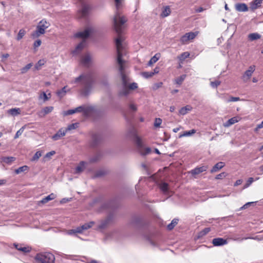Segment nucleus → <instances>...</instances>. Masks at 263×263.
I'll use <instances>...</instances> for the list:
<instances>
[{"instance_id":"obj_49","label":"nucleus","mask_w":263,"mask_h":263,"mask_svg":"<svg viewBox=\"0 0 263 263\" xmlns=\"http://www.w3.org/2000/svg\"><path fill=\"white\" fill-rule=\"evenodd\" d=\"M161 123L162 120L159 118H157L155 120L154 126L155 127H159Z\"/></svg>"},{"instance_id":"obj_3","label":"nucleus","mask_w":263,"mask_h":263,"mask_svg":"<svg viewBox=\"0 0 263 263\" xmlns=\"http://www.w3.org/2000/svg\"><path fill=\"white\" fill-rule=\"evenodd\" d=\"M34 259L36 263H54L55 257L52 253L46 252L37 253Z\"/></svg>"},{"instance_id":"obj_43","label":"nucleus","mask_w":263,"mask_h":263,"mask_svg":"<svg viewBox=\"0 0 263 263\" xmlns=\"http://www.w3.org/2000/svg\"><path fill=\"white\" fill-rule=\"evenodd\" d=\"M78 127V123H72V124H69L67 126V127L65 129V130L66 131V133H67L68 131L76 129Z\"/></svg>"},{"instance_id":"obj_25","label":"nucleus","mask_w":263,"mask_h":263,"mask_svg":"<svg viewBox=\"0 0 263 263\" xmlns=\"http://www.w3.org/2000/svg\"><path fill=\"white\" fill-rule=\"evenodd\" d=\"M160 57V53H156L154 56H153L149 61L147 65L148 66H151L152 64L155 63L156 62L158 61Z\"/></svg>"},{"instance_id":"obj_19","label":"nucleus","mask_w":263,"mask_h":263,"mask_svg":"<svg viewBox=\"0 0 263 263\" xmlns=\"http://www.w3.org/2000/svg\"><path fill=\"white\" fill-rule=\"evenodd\" d=\"M85 45V41L83 40L81 43H80L77 46H76L74 50H73L72 51V53L73 55H76L79 52H80L84 47Z\"/></svg>"},{"instance_id":"obj_17","label":"nucleus","mask_w":263,"mask_h":263,"mask_svg":"<svg viewBox=\"0 0 263 263\" xmlns=\"http://www.w3.org/2000/svg\"><path fill=\"white\" fill-rule=\"evenodd\" d=\"M82 4L81 13L83 16H86L89 10L90 7L88 5L85 4L83 0H78Z\"/></svg>"},{"instance_id":"obj_20","label":"nucleus","mask_w":263,"mask_h":263,"mask_svg":"<svg viewBox=\"0 0 263 263\" xmlns=\"http://www.w3.org/2000/svg\"><path fill=\"white\" fill-rule=\"evenodd\" d=\"M235 8L238 12H246L248 10V6L244 3H238L235 5Z\"/></svg>"},{"instance_id":"obj_57","label":"nucleus","mask_w":263,"mask_h":263,"mask_svg":"<svg viewBox=\"0 0 263 263\" xmlns=\"http://www.w3.org/2000/svg\"><path fill=\"white\" fill-rule=\"evenodd\" d=\"M162 85H163V83L161 82L155 83L153 86V89L157 90L159 88L161 87L162 86Z\"/></svg>"},{"instance_id":"obj_64","label":"nucleus","mask_w":263,"mask_h":263,"mask_svg":"<svg viewBox=\"0 0 263 263\" xmlns=\"http://www.w3.org/2000/svg\"><path fill=\"white\" fill-rule=\"evenodd\" d=\"M71 200V198H63L61 201V203H65L66 202H69Z\"/></svg>"},{"instance_id":"obj_7","label":"nucleus","mask_w":263,"mask_h":263,"mask_svg":"<svg viewBox=\"0 0 263 263\" xmlns=\"http://www.w3.org/2000/svg\"><path fill=\"white\" fill-rule=\"evenodd\" d=\"M93 31L94 29L92 27H88L85 29L83 31L76 33L74 34V37H80L85 39L88 37L89 35L93 32Z\"/></svg>"},{"instance_id":"obj_58","label":"nucleus","mask_w":263,"mask_h":263,"mask_svg":"<svg viewBox=\"0 0 263 263\" xmlns=\"http://www.w3.org/2000/svg\"><path fill=\"white\" fill-rule=\"evenodd\" d=\"M100 156L99 155H96L89 159V162L93 163L97 162L99 159Z\"/></svg>"},{"instance_id":"obj_55","label":"nucleus","mask_w":263,"mask_h":263,"mask_svg":"<svg viewBox=\"0 0 263 263\" xmlns=\"http://www.w3.org/2000/svg\"><path fill=\"white\" fill-rule=\"evenodd\" d=\"M220 83L221 82L219 81H215L211 82V86L213 88H216L220 84Z\"/></svg>"},{"instance_id":"obj_50","label":"nucleus","mask_w":263,"mask_h":263,"mask_svg":"<svg viewBox=\"0 0 263 263\" xmlns=\"http://www.w3.org/2000/svg\"><path fill=\"white\" fill-rule=\"evenodd\" d=\"M42 156V153L40 151L36 152L35 154L33 155V157L32 158V161H35L39 159V158L41 157Z\"/></svg>"},{"instance_id":"obj_29","label":"nucleus","mask_w":263,"mask_h":263,"mask_svg":"<svg viewBox=\"0 0 263 263\" xmlns=\"http://www.w3.org/2000/svg\"><path fill=\"white\" fill-rule=\"evenodd\" d=\"M179 221V219L178 218H174L173 219L171 222L168 224L167 226V229L168 230H172L174 229V228L177 224Z\"/></svg>"},{"instance_id":"obj_2","label":"nucleus","mask_w":263,"mask_h":263,"mask_svg":"<svg viewBox=\"0 0 263 263\" xmlns=\"http://www.w3.org/2000/svg\"><path fill=\"white\" fill-rule=\"evenodd\" d=\"M72 83H79L81 88V94L83 96H88L91 90L93 83V78L90 73L82 74L76 78Z\"/></svg>"},{"instance_id":"obj_59","label":"nucleus","mask_w":263,"mask_h":263,"mask_svg":"<svg viewBox=\"0 0 263 263\" xmlns=\"http://www.w3.org/2000/svg\"><path fill=\"white\" fill-rule=\"evenodd\" d=\"M226 176V174L224 172H222L218 175H217L215 178L216 179H221L225 177Z\"/></svg>"},{"instance_id":"obj_6","label":"nucleus","mask_w":263,"mask_h":263,"mask_svg":"<svg viewBox=\"0 0 263 263\" xmlns=\"http://www.w3.org/2000/svg\"><path fill=\"white\" fill-rule=\"evenodd\" d=\"M198 34V32H190L185 33L184 35L181 36L180 38V42L183 44H185L188 43L190 40L194 39L196 35Z\"/></svg>"},{"instance_id":"obj_46","label":"nucleus","mask_w":263,"mask_h":263,"mask_svg":"<svg viewBox=\"0 0 263 263\" xmlns=\"http://www.w3.org/2000/svg\"><path fill=\"white\" fill-rule=\"evenodd\" d=\"M142 76L146 79L149 78L154 76V73L152 71H145L142 73Z\"/></svg>"},{"instance_id":"obj_47","label":"nucleus","mask_w":263,"mask_h":263,"mask_svg":"<svg viewBox=\"0 0 263 263\" xmlns=\"http://www.w3.org/2000/svg\"><path fill=\"white\" fill-rule=\"evenodd\" d=\"M190 56V53L188 52H183L180 54V55L178 57L180 60L183 61L185 59L187 58Z\"/></svg>"},{"instance_id":"obj_36","label":"nucleus","mask_w":263,"mask_h":263,"mask_svg":"<svg viewBox=\"0 0 263 263\" xmlns=\"http://www.w3.org/2000/svg\"><path fill=\"white\" fill-rule=\"evenodd\" d=\"M29 170V167L27 165H24L18 167V168L15 170V173L16 174H19L21 173L28 171Z\"/></svg>"},{"instance_id":"obj_31","label":"nucleus","mask_w":263,"mask_h":263,"mask_svg":"<svg viewBox=\"0 0 263 263\" xmlns=\"http://www.w3.org/2000/svg\"><path fill=\"white\" fill-rule=\"evenodd\" d=\"M261 35L258 33H252L248 35L249 40L251 41L259 39Z\"/></svg>"},{"instance_id":"obj_13","label":"nucleus","mask_w":263,"mask_h":263,"mask_svg":"<svg viewBox=\"0 0 263 263\" xmlns=\"http://www.w3.org/2000/svg\"><path fill=\"white\" fill-rule=\"evenodd\" d=\"M66 133V131L62 128L59 129L56 134L52 136V139L54 141H57L61 139L62 137L64 136Z\"/></svg>"},{"instance_id":"obj_63","label":"nucleus","mask_w":263,"mask_h":263,"mask_svg":"<svg viewBox=\"0 0 263 263\" xmlns=\"http://www.w3.org/2000/svg\"><path fill=\"white\" fill-rule=\"evenodd\" d=\"M263 128V121L261 123L258 124L255 129V131H257L259 129Z\"/></svg>"},{"instance_id":"obj_32","label":"nucleus","mask_w":263,"mask_h":263,"mask_svg":"<svg viewBox=\"0 0 263 263\" xmlns=\"http://www.w3.org/2000/svg\"><path fill=\"white\" fill-rule=\"evenodd\" d=\"M95 109V107L93 106H87V107H84L83 106V109L82 111L84 115H87L90 112L93 111Z\"/></svg>"},{"instance_id":"obj_41","label":"nucleus","mask_w":263,"mask_h":263,"mask_svg":"<svg viewBox=\"0 0 263 263\" xmlns=\"http://www.w3.org/2000/svg\"><path fill=\"white\" fill-rule=\"evenodd\" d=\"M46 63V61L44 59L40 60L35 65V68L36 70H39L40 67L44 65Z\"/></svg>"},{"instance_id":"obj_9","label":"nucleus","mask_w":263,"mask_h":263,"mask_svg":"<svg viewBox=\"0 0 263 263\" xmlns=\"http://www.w3.org/2000/svg\"><path fill=\"white\" fill-rule=\"evenodd\" d=\"M212 243L214 246H222L228 243L227 239L223 238H216L212 240Z\"/></svg>"},{"instance_id":"obj_26","label":"nucleus","mask_w":263,"mask_h":263,"mask_svg":"<svg viewBox=\"0 0 263 263\" xmlns=\"http://www.w3.org/2000/svg\"><path fill=\"white\" fill-rule=\"evenodd\" d=\"M262 0H254L251 4L252 9H256L261 6Z\"/></svg>"},{"instance_id":"obj_40","label":"nucleus","mask_w":263,"mask_h":263,"mask_svg":"<svg viewBox=\"0 0 263 263\" xmlns=\"http://www.w3.org/2000/svg\"><path fill=\"white\" fill-rule=\"evenodd\" d=\"M211 231V229L210 228H205L204 229H203L202 231L199 232L198 235V237L200 238L206 234H207L210 231Z\"/></svg>"},{"instance_id":"obj_15","label":"nucleus","mask_w":263,"mask_h":263,"mask_svg":"<svg viewBox=\"0 0 263 263\" xmlns=\"http://www.w3.org/2000/svg\"><path fill=\"white\" fill-rule=\"evenodd\" d=\"M207 169L208 166L203 165L195 168L194 169L191 170V173L193 175H198L201 173L206 171Z\"/></svg>"},{"instance_id":"obj_62","label":"nucleus","mask_w":263,"mask_h":263,"mask_svg":"<svg viewBox=\"0 0 263 263\" xmlns=\"http://www.w3.org/2000/svg\"><path fill=\"white\" fill-rule=\"evenodd\" d=\"M254 202H247V203H246L245 204H244L242 206H241L240 208V209L241 210H243V209H246L247 208H248V207L252 204H253Z\"/></svg>"},{"instance_id":"obj_11","label":"nucleus","mask_w":263,"mask_h":263,"mask_svg":"<svg viewBox=\"0 0 263 263\" xmlns=\"http://www.w3.org/2000/svg\"><path fill=\"white\" fill-rule=\"evenodd\" d=\"M87 163L85 161H81L79 164L76 166L75 168V174H80L84 171L86 168Z\"/></svg>"},{"instance_id":"obj_18","label":"nucleus","mask_w":263,"mask_h":263,"mask_svg":"<svg viewBox=\"0 0 263 263\" xmlns=\"http://www.w3.org/2000/svg\"><path fill=\"white\" fill-rule=\"evenodd\" d=\"M101 137L100 135L95 134L92 136V142L91 145L92 146H97L101 141Z\"/></svg>"},{"instance_id":"obj_5","label":"nucleus","mask_w":263,"mask_h":263,"mask_svg":"<svg viewBox=\"0 0 263 263\" xmlns=\"http://www.w3.org/2000/svg\"><path fill=\"white\" fill-rule=\"evenodd\" d=\"M135 142L141 155L144 156L150 153L151 152V149L149 147H146L143 151L142 150L143 144L140 138L137 135H135Z\"/></svg>"},{"instance_id":"obj_61","label":"nucleus","mask_w":263,"mask_h":263,"mask_svg":"<svg viewBox=\"0 0 263 263\" xmlns=\"http://www.w3.org/2000/svg\"><path fill=\"white\" fill-rule=\"evenodd\" d=\"M42 42L40 40L35 41L33 44V46L35 48L39 47L41 45Z\"/></svg>"},{"instance_id":"obj_30","label":"nucleus","mask_w":263,"mask_h":263,"mask_svg":"<svg viewBox=\"0 0 263 263\" xmlns=\"http://www.w3.org/2000/svg\"><path fill=\"white\" fill-rule=\"evenodd\" d=\"M55 195L53 193L50 194L48 196H46V197L43 198L41 201L40 202L42 203H46L49 201L54 199L55 198Z\"/></svg>"},{"instance_id":"obj_24","label":"nucleus","mask_w":263,"mask_h":263,"mask_svg":"<svg viewBox=\"0 0 263 263\" xmlns=\"http://www.w3.org/2000/svg\"><path fill=\"white\" fill-rule=\"evenodd\" d=\"M129 93V89L128 86L122 85V88L119 93V96H127Z\"/></svg>"},{"instance_id":"obj_51","label":"nucleus","mask_w":263,"mask_h":263,"mask_svg":"<svg viewBox=\"0 0 263 263\" xmlns=\"http://www.w3.org/2000/svg\"><path fill=\"white\" fill-rule=\"evenodd\" d=\"M32 63H29L27 64L22 69V72L25 73L30 68L32 67Z\"/></svg>"},{"instance_id":"obj_37","label":"nucleus","mask_w":263,"mask_h":263,"mask_svg":"<svg viewBox=\"0 0 263 263\" xmlns=\"http://www.w3.org/2000/svg\"><path fill=\"white\" fill-rule=\"evenodd\" d=\"M53 109L52 106H47L44 107L43 110L41 111L40 114H42L43 116H45L50 112H51Z\"/></svg>"},{"instance_id":"obj_1","label":"nucleus","mask_w":263,"mask_h":263,"mask_svg":"<svg viewBox=\"0 0 263 263\" xmlns=\"http://www.w3.org/2000/svg\"><path fill=\"white\" fill-rule=\"evenodd\" d=\"M127 20L124 16H121L117 13L114 17V28L118 34V37L116 39L115 42L117 52V62L119 65V71L121 76L125 74L124 72V61L122 60V50L123 49L122 42L124 39L121 35V33L122 32V25Z\"/></svg>"},{"instance_id":"obj_54","label":"nucleus","mask_w":263,"mask_h":263,"mask_svg":"<svg viewBox=\"0 0 263 263\" xmlns=\"http://www.w3.org/2000/svg\"><path fill=\"white\" fill-rule=\"evenodd\" d=\"M128 87L129 90H135L138 88V84L135 82H133L128 85Z\"/></svg>"},{"instance_id":"obj_35","label":"nucleus","mask_w":263,"mask_h":263,"mask_svg":"<svg viewBox=\"0 0 263 263\" xmlns=\"http://www.w3.org/2000/svg\"><path fill=\"white\" fill-rule=\"evenodd\" d=\"M67 86L63 87L61 89L59 90L57 92V96L60 98H63L66 93L67 92Z\"/></svg>"},{"instance_id":"obj_28","label":"nucleus","mask_w":263,"mask_h":263,"mask_svg":"<svg viewBox=\"0 0 263 263\" xmlns=\"http://www.w3.org/2000/svg\"><path fill=\"white\" fill-rule=\"evenodd\" d=\"M192 107L190 105H187L185 107H182L179 110V114L182 115H186L189 111H191Z\"/></svg>"},{"instance_id":"obj_12","label":"nucleus","mask_w":263,"mask_h":263,"mask_svg":"<svg viewBox=\"0 0 263 263\" xmlns=\"http://www.w3.org/2000/svg\"><path fill=\"white\" fill-rule=\"evenodd\" d=\"M240 120V118L238 116L234 117L229 120H228L227 122L223 123V126L226 127H228L231 125L238 122Z\"/></svg>"},{"instance_id":"obj_53","label":"nucleus","mask_w":263,"mask_h":263,"mask_svg":"<svg viewBox=\"0 0 263 263\" xmlns=\"http://www.w3.org/2000/svg\"><path fill=\"white\" fill-rule=\"evenodd\" d=\"M254 181V179L252 177H250L248 179L247 182L246 184L244 185L243 189H246L248 187L251 183Z\"/></svg>"},{"instance_id":"obj_48","label":"nucleus","mask_w":263,"mask_h":263,"mask_svg":"<svg viewBox=\"0 0 263 263\" xmlns=\"http://www.w3.org/2000/svg\"><path fill=\"white\" fill-rule=\"evenodd\" d=\"M25 33H26V31L24 29H22L20 30L18 33L17 34V40H20L21 39H22L23 37L25 34Z\"/></svg>"},{"instance_id":"obj_52","label":"nucleus","mask_w":263,"mask_h":263,"mask_svg":"<svg viewBox=\"0 0 263 263\" xmlns=\"http://www.w3.org/2000/svg\"><path fill=\"white\" fill-rule=\"evenodd\" d=\"M24 129V127H22L18 130H17L14 136V139H17L18 138L19 136L22 134Z\"/></svg>"},{"instance_id":"obj_21","label":"nucleus","mask_w":263,"mask_h":263,"mask_svg":"<svg viewBox=\"0 0 263 263\" xmlns=\"http://www.w3.org/2000/svg\"><path fill=\"white\" fill-rule=\"evenodd\" d=\"M91 62V57L89 54H87L84 56H83L81 59V63L85 66H88Z\"/></svg>"},{"instance_id":"obj_22","label":"nucleus","mask_w":263,"mask_h":263,"mask_svg":"<svg viewBox=\"0 0 263 263\" xmlns=\"http://www.w3.org/2000/svg\"><path fill=\"white\" fill-rule=\"evenodd\" d=\"M225 165V163L223 162H219L217 163L211 170V173H213L217 172L219 170L221 169Z\"/></svg>"},{"instance_id":"obj_8","label":"nucleus","mask_w":263,"mask_h":263,"mask_svg":"<svg viewBox=\"0 0 263 263\" xmlns=\"http://www.w3.org/2000/svg\"><path fill=\"white\" fill-rule=\"evenodd\" d=\"M255 66L254 65H252V66H250L248 69V70H246L244 74L241 76V80L244 82H247V81H248L253 73L254 72V71H255Z\"/></svg>"},{"instance_id":"obj_27","label":"nucleus","mask_w":263,"mask_h":263,"mask_svg":"<svg viewBox=\"0 0 263 263\" xmlns=\"http://www.w3.org/2000/svg\"><path fill=\"white\" fill-rule=\"evenodd\" d=\"M159 189L164 194H166L168 190V184L166 182H162L159 185Z\"/></svg>"},{"instance_id":"obj_45","label":"nucleus","mask_w":263,"mask_h":263,"mask_svg":"<svg viewBox=\"0 0 263 263\" xmlns=\"http://www.w3.org/2000/svg\"><path fill=\"white\" fill-rule=\"evenodd\" d=\"M78 228H76L75 229H72L68 231H67L66 234L68 235H76L77 233H79L78 232Z\"/></svg>"},{"instance_id":"obj_23","label":"nucleus","mask_w":263,"mask_h":263,"mask_svg":"<svg viewBox=\"0 0 263 263\" xmlns=\"http://www.w3.org/2000/svg\"><path fill=\"white\" fill-rule=\"evenodd\" d=\"M7 112L11 116L15 117L21 114V109L19 108H13L8 110Z\"/></svg>"},{"instance_id":"obj_4","label":"nucleus","mask_w":263,"mask_h":263,"mask_svg":"<svg viewBox=\"0 0 263 263\" xmlns=\"http://www.w3.org/2000/svg\"><path fill=\"white\" fill-rule=\"evenodd\" d=\"M50 26V24L45 20H42L37 24L35 31L32 32L31 36L33 38L38 37L45 33V30Z\"/></svg>"},{"instance_id":"obj_14","label":"nucleus","mask_w":263,"mask_h":263,"mask_svg":"<svg viewBox=\"0 0 263 263\" xmlns=\"http://www.w3.org/2000/svg\"><path fill=\"white\" fill-rule=\"evenodd\" d=\"M14 247L18 251H22L24 253H29L31 251V248L29 247H22V245L14 243L13 244Z\"/></svg>"},{"instance_id":"obj_16","label":"nucleus","mask_w":263,"mask_h":263,"mask_svg":"<svg viewBox=\"0 0 263 263\" xmlns=\"http://www.w3.org/2000/svg\"><path fill=\"white\" fill-rule=\"evenodd\" d=\"M83 106H80L74 109H69L64 111V116H68L70 115H72L76 112H80L82 111Z\"/></svg>"},{"instance_id":"obj_60","label":"nucleus","mask_w":263,"mask_h":263,"mask_svg":"<svg viewBox=\"0 0 263 263\" xmlns=\"http://www.w3.org/2000/svg\"><path fill=\"white\" fill-rule=\"evenodd\" d=\"M107 223L108 220H107L102 222L99 225V228L101 229L105 228L106 227Z\"/></svg>"},{"instance_id":"obj_42","label":"nucleus","mask_w":263,"mask_h":263,"mask_svg":"<svg viewBox=\"0 0 263 263\" xmlns=\"http://www.w3.org/2000/svg\"><path fill=\"white\" fill-rule=\"evenodd\" d=\"M186 78L185 74H182L175 80L176 83L181 85Z\"/></svg>"},{"instance_id":"obj_10","label":"nucleus","mask_w":263,"mask_h":263,"mask_svg":"<svg viewBox=\"0 0 263 263\" xmlns=\"http://www.w3.org/2000/svg\"><path fill=\"white\" fill-rule=\"evenodd\" d=\"M94 223L95 222L93 221H90L88 223H86L80 227H78V232L79 234H81L84 231L87 230L91 228Z\"/></svg>"},{"instance_id":"obj_33","label":"nucleus","mask_w":263,"mask_h":263,"mask_svg":"<svg viewBox=\"0 0 263 263\" xmlns=\"http://www.w3.org/2000/svg\"><path fill=\"white\" fill-rule=\"evenodd\" d=\"M196 133V130L192 129L189 131H185L182 134H180L179 138H182L183 137H189L192 136L193 134Z\"/></svg>"},{"instance_id":"obj_34","label":"nucleus","mask_w":263,"mask_h":263,"mask_svg":"<svg viewBox=\"0 0 263 263\" xmlns=\"http://www.w3.org/2000/svg\"><path fill=\"white\" fill-rule=\"evenodd\" d=\"M15 160V158L13 157H4L2 158V161L8 164H10Z\"/></svg>"},{"instance_id":"obj_39","label":"nucleus","mask_w":263,"mask_h":263,"mask_svg":"<svg viewBox=\"0 0 263 263\" xmlns=\"http://www.w3.org/2000/svg\"><path fill=\"white\" fill-rule=\"evenodd\" d=\"M121 76V79H122V85L128 86V82L130 81V79L128 78V77L127 75H126L125 74H122Z\"/></svg>"},{"instance_id":"obj_44","label":"nucleus","mask_w":263,"mask_h":263,"mask_svg":"<svg viewBox=\"0 0 263 263\" xmlns=\"http://www.w3.org/2000/svg\"><path fill=\"white\" fill-rule=\"evenodd\" d=\"M50 93H48V95H46V93L45 92H43L41 95H40V98L43 99L44 101H46L49 99L50 98Z\"/></svg>"},{"instance_id":"obj_56","label":"nucleus","mask_w":263,"mask_h":263,"mask_svg":"<svg viewBox=\"0 0 263 263\" xmlns=\"http://www.w3.org/2000/svg\"><path fill=\"white\" fill-rule=\"evenodd\" d=\"M240 99L239 97H231L230 98L227 100L228 102H236L240 101Z\"/></svg>"},{"instance_id":"obj_38","label":"nucleus","mask_w":263,"mask_h":263,"mask_svg":"<svg viewBox=\"0 0 263 263\" xmlns=\"http://www.w3.org/2000/svg\"><path fill=\"white\" fill-rule=\"evenodd\" d=\"M171 13V10L169 7V6H165L164 7L162 12L161 13V16L162 17H166L168 16Z\"/></svg>"}]
</instances>
